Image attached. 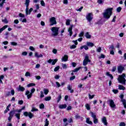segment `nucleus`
I'll list each match as a JSON object with an SVG mask.
<instances>
[{"label": "nucleus", "instance_id": "1", "mask_svg": "<svg viewBox=\"0 0 126 126\" xmlns=\"http://www.w3.org/2000/svg\"><path fill=\"white\" fill-rule=\"evenodd\" d=\"M113 11V8H109L104 10V12L103 13V16L105 19H109L112 15Z\"/></svg>", "mask_w": 126, "mask_h": 126}, {"label": "nucleus", "instance_id": "2", "mask_svg": "<svg viewBox=\"0 0 126 126\" xmlns=\"http://www.w3.org/2000/svg\"><path fill=\"white\" fill-rule=\"evenodd\" d=\"M126 74L123 73L122 75H119L118 76V78L117 79V80L119 82V83H121V84H123V85H126Z\"/></svg>", "mask_w": 126, "mask_h": 126}, {"label": "nucleus", "instance_id": "3", "mask_svg": "<svg viewBox=\"0 0 126 126\" xmlns=\"http://www.w3.org/2000/svg\"><path fill=\"white\" fill-rule=\"evenodd\" d=\"M14 114L15 117H16V118H17L18 120H20V113H18V111H17V109L10 111L9 113V115L10 117L13 118Z\"/></svg>", "mask_w": 126, "mask_h": 126}, {"label": "nucleus", "instance_id": "4", "mask_svg": "<svg viewBox=\"0 0 126 126\" xmlns=\"http://www.w3.org/2000/svg\"><path fill=\"white\" fill-rule=\"evenodd\" d=\"M35 88H33L31 89V92L29 90L26 91L25 95H26L28 99H30L32 98V96L33 95V93L35 91Z\"/></svg>", "mask_w": 126, "mask_h": 126}, {"label": "nucleus", "instance_id": "5", "mask_svg": "<svg viewBox=\"0 0 126 126\" xmlns=\"http://www.w3.org/2000/svg\"><path fill=\"white\" fill-rule=\"evenodd\" d=\"M51 31L52 32V36H58L59 35V28L52 27L51 28Z\"/></svg>", "mask_w": 126, "mask_h": 126}, {"label": "nucleus", "instance_id": "6", "mask_svg": "<svg viewBox=\"0 0 126 126\" xmlns=\"http://www.w3.org/2000/svg\"><path fill=\"white\" fill-rule=\"evenodd\" d=\"M90 62L91 61L89 60V56H88V55H86L85 57V59L83 62V65H87V63H90Z\"/></svg>", "mask_w": 126, "mask_h": 126}, {"label": "nucleus", "instance_id": "7", "mask_svg": "<svg viewBox=\"0 0 126 126\" xmlns=\"http://www.w3.org/2000/svg\"><path fill=\"white\" fill-rule=\"evenodd\" d=\"M91 117L94 120V123L95 125L98 124V119H97V117H96V114L93 112H91Z\"/></svg>", "mask_w": 126, "mask_h": 126}, {"label": "nucleus", "instance_id": "8", "mask_svg": "<svg viewBox=\"0 0 126 126\" xmlns=\"http://www.w3.org/2000/svg\"><path fill=\"white\" fill-rule=\"evenodd\" d=\"M86 18L89 21V22H91V20L93 19V14H92V13H88L87 15Z\"/></svg>", "mask_w": 126, "mask_h": 126}, {"label": "nucleus", "instance_id": "9", "mask_svg": "<svg viewBox=\"0 0 126 126\" xmlns=\"http://www.w3.org/2000/svg\"><path fill=\"white\" fill-rule=\"evenodd\" d=\"M108 102L109 103L111 108H112L113 110H114L115 109H116V104H115V102H114V100L112 99H110L109 100H108Z\"/></svg>", "mask_w": 126, "mask_h": 126}, {"label": "nucleus", "instance_id": "10", "mask_svg": "<svg viewBox=\"0 0 126 126\" xmlns=\"http://www.w3.org/2000/svg\"><path fill=\"white\" fill-rule=\"evenodd\" d=\"M50 26H53L55 24H57V21H56V18L55 17H51L50 19Z\"/></svg>", "mask_w": 126, "mask_h": 126}, {"label": "nucleus", "instance_id": "11", "mask_svg": "<svg viewBox=\"0 0 126 126\" xmlns=\"http://www.w3.org/2000/svg\"><path fill=\"white\" fill-rule=\"evenodd\" d=\"M57 62H58V59H54V60L49 59L47 61V63H52V65H55Z\"/></svg>", "mask_w": 126, "mask_h": 126}, {"label": "nucleus", "instance_id": "12", "mask_svg": "<svg viewBox=\"0 0 126 126\" xmlns=\"http://www.w3.org/2000/svg\"><path fill=\"white\" fill-rule=\"evenodd\" d=\"M117 69L118 73H122L123 70H125V67L122 65H119L118 66Z\"/></svg>", "mask_w": 126, "mask_h": 126}, {"label": "nucleus", "instance_id": "13", "mask_svg": "<svg viewBox=\"0 0 126 126\" xmlns=\"http://www.w3.org/2000/svg\"><path fill=\"white\" fill-rule=\"evenodd\" d=\"M120 98H122L121 101L122 102L124 108H126V100L124 99V95H121Z\"/></svg>", "mask_w": 126, "mask_h": 126}, {"label": "nucleus", "instance_id": "14", "mask_svg": "<svg viewBox=\"0 0 126 126\" xmlns=\"http://www.w3.org/2000/svg\"><path fill=\"white\" fill-rule=\"evenodd\" d=\"M73 28V25H71L70 27L68 29V32H69V35L71 37L72 36V28Z\"/></svg>", "mask_w": 126, "mask_h": 126}, {"label": "nucleus", "instance_id": "15", "mask_svg": "<svg viewBox=\"0 0 126 126\" xmlns=\"http://www.w3.org/2000/svg\"><path fill=\"white\" fill-rule=\"evenodd\" d=\"M102 122L103 123V124L104 125V126H107L108 125V122H107V118H106V117H103L102 118Z\"/></svg>", "mask_w": 126, "mask_h": 126}, {"label": "nucleus", "instance_id": "16", "mask_svg": "<svg viewBox=\"0 0 126 126\" xmlns=\"http://www.w3.org/2000/svg\"><path fill=\"white\" fill-rule=\"evenodd\" d=\"M25 90V88L21 86V85L19 86L18 88V91H21V92H23Z\"/></svg>", "mask_w": 126, "mask_h": 126}, {"label": "nucleus", "instance_id": "17", "mask_svg": "<svg viewBox=\"0 0 126 126\" xmlns=\"http://www.w3.org/2000/svg\"><path fill=\"white\" fill-rule=\"evenodd\" d=\"M67 60H68V56L66 55H65L62 59V62H67Z\"/></svg>", "mask_w": 126, "mask_h": 126}, {"label": "nucleus", "instance_id": "18", "mask_svg": "<svg viewBox=\"0 0 126 126\" xmlns=\"http://www.w3.org/2000/svg\"><path fill=\"white\" fill-rule=\"evenodd\" d=\"M26 8V15H28V11H29V8H28V6H29V4H25Z\"/></svg>", "mask_w": 126, "mask_h": 126}, {"label": "nucleus", "instance_id": "19", "mask_svg": "<svg viewBox=\"0 0 126 126\" xmlns=\"http://www.w3.org/2000/svg\"><path fill=\"white\" fill-rule=\"evenodd\" d=\"M85 37L87 38V39H91V35L89 34V32H87L85 34Z\"/></svg>", "mask_w": 126, "mask_h": 126}, {"label": "nucleus", "instance_id": "20", "mask_svg": "<svg viewBox=\"0 0 126 126\" xmlns=\"http://www.w3.org/2000/svg\"><path fill=\"white\" fill-rule=\"evenodd\" d=\"M7 27H8V26L5 25L2 28L0 29V34L2 32V31H3V30H5Z\"/></svg>", "mask_w": 126, "mask_h": 126}, {"label": "nucleus", "instance_id": "21", "mask_svg": "<svg viewBox=\"0 0 126 126\" xmlns=\"http://www.w3.org/2000/svg\"><path fill=\"white\" fill-rule=\"evenodd\" d=\"M86 123L87 124H88L89 125H93V123L90 121V118H88L86 119Z\"/></svg>", "mask_w": 126, "mask_h": 126}, {"label": "nucleus", "instance_id": "22", "mask_svg": "<svg viewBox=\"0 0 126 126\" xmlns=\"http://www.w3.org/2000/svg\"><path fill=\"white\" fill-rule=\"evenodd\" d=\"M59 109H65L66 108V104H60L59 106Z\"/></svg>", "mask_w": 126, "mask_h": 126}, {"label": "nucleus", "instance_id": "23", "mask_svg": "<svg viewBox=\"0 0 126 126\" xmlns=\"http://www.w3.org/2000/svg\"><path fill=\"white\" fill-rule=\"evenodd\" d=\"M87 45L88 47H93L94 46V43L91 42H87Z\"/></svg>", "mask_w": 126, "mask_h": 126}, {"label": "nucleus", "instance_id": "24", "mask_svg": "<svg viewBox=\"0 0 126 126\" xmlns=\"http://www.w3.org/2000/svg\"><path fill=\"white\" fill-rule=\"evenodd\" d=\"M34 57H35V58H42L43 57V55L40 54L38 55V53L35 52L34 54Z\"/></svg>", "mask_w": 126, "mask_h": 126}, {"label": "nucleus", "instance_id": "25", "mask_svg": "<svg viewBox=\"0 0 126 126\" xmlns=\"http://www.w3.org/2000/svg\"><path fill=\"white\" fill-rule=\"evenodd\" d=\"M118 87L120 90H125V89H126V88H125V87L122 85H119Z\"/></svg>", "mask_w": 126, "mask_h": 126}, {"label": "nucleus", "instance_id": "26", "mask_svg": "<svg viewBox=\"0 0 126 126\" xmlns=\"http://www.w3.org/2000/svg\"><path fill=\"white\" fill-rule=\"evenodd\" d=\"M23 110H25V106H23L21 109H17V112H18V113L19 114H20V113H21V112L22 111H23Z\"/></svg>", "mask_w": 126, "mask_h": 126}, {"label": "nucleus", "instance_id": "27", "mask_svg": "<svg viewBox=\"0 0 126 126\" xmlns=\"http://www.w3.org/2000/svg\"><path fill=\"white\" fill-rule=\"evenodd\" d=\"M106 75L107 76H109V77H110L111 79H113V78H114L113 75L110 74V73L109 72H106Z\"/></svg>", "mask_w": 126, "mask_h": 126}, {"label": "nucleus", "instance_id": "28", "mask_svg": "<svg viewBox=\"0 0 126 126\" xmlns=\"http://www.w3.org/2000/svg\"><path fill=\"white\" fill-rule=\"evenodd\" d=\"M75 119H76V120H78L79 119H81V120H83V118L80 117V116H79V115L77 114L75 116Z\"/></svg>", "mask_w": 126, "mask_h": 126}, {"label": "nucleus", "instance_id": "29", "mask_svg": "<svg viewBox=\"0 0 126 126\" xmlns=\"http://www.w3.org/2000/svg\"><path fill=\"white\" fill-rule=\"evenodd\" d=\"M62 66L63 69H66L67 68V65L66 64L62 63Z\"/></svg>", "mask_w": 126, "mask_h": 126}, {"label": "nucleus", "instance_id": "30", "mask_svg": "<svg viewBox=\"0 0 126 126\" xmlns=\"http://www.w3.org/2000/svg\"><path fill=\"white\" fill-rule=\"evenodd\" d=\"M81 68H82V67L76 68L74 70H73V72H77V71H78V70H79Z\"/></svg>", "mask_w": 126, "mask_h": 126}, {"label": "nucleus", "instance_id": "31", "mask_svg": "<svg viewBox=\"0 0 126 126\" xmlns=\"http://www.w3.org/2000/svg\"><path fill=\"white\" fill-rule=\"evenodd\" d=\"M57 103H59V102H60V101H61V100H62V95L61 94H60L58 98H57Z\"/></svg>", "mask_w": 126, "mask_h": 126}, {"label": "nucleus", "instance_id": "32", "mask_svg": "<svg viewBox=\"0 0 126 126\" xmlns=\"http://www.w3.org/2000/svg\"><path fill=\"white\" fill-rule=\"evenodd\" d=\"M51 99H52V97L46 96V97H45L44 100H45V101H50V100H51Z\"/></svg>", "mask_w": 126, "mask_h": 126}, {"label": "nucleus", "instance_id": "33", "mask_svg": "<svg viewBox=\"0 0 126 126\" xmlns=\"http://www.w3.org/2000/svg\"><path fill=\"white\" fill-rule=\"evenodd\" d=\"M35 84L34 83H30L27 85V87H32V86H35Z\"/></svg>", "mask_w": 126, "mask_h": 126}, {"label": "nucleus", "instance_id": "34", "mask_svg": "<svg viewBox=\"0 0 126 126\" xmlns=\"http://www.w3.org/2000/svg\"><path fill=\"white\" fill-rule=\"evenodd\" d=\"M66 25H67V26H68V25H70V20H66Z\"/></svg>", "mask_w": 126, "mask_h": 126}, {"label": "nucleus", "instance_id": "35", "mask_svg": "<svg viewBox=\"0 0 126 126\" xmlns=\"http://www.w3.org/2000/svg\"><path fill=\"white\" fill-rule=\"evenodd\" d=\"M45 125L44 126H49V121H48V119H46L45 121H44Z\"/></svg>", "mask_w": 126, "mask_h": 126}, {"label": "nucleus", "instance_id": "36", "mask_svg": "<svg viewBox=\"0 0 126 126\" xmlns=\"http://www.w3.org/2000/svg\"><path fill=\"white\" fill-rule=\"evenodd\" d=\"M85 107L86 108L87 110H88V111L90 110V105H89V104L87 103L85 104Z\"/></svg>", "mask_w": 126, "mask_h": 126}, {"label": "nucleus", "instance_id": "37", "mask_svg": "<svg viewBox=\"0 0 126 126\" xmlns=\"http://www.w3.org/2000/svg\"><path fill=\"white\" fill-rule=\"evenodd\" d=\"M28 117L29 118H30V119H31L32 118H33V117H34V115L32 114L31 112H29Z\"/></svg>", "mask_w": 126, "mask_h": 126}, {"label": "nucleus", "instance_id": "38", "mask_svg": "<svg viewBox=\"0 0 126 126\" xmlns=\"http://www.w3.org/2000/svg\"><path fill=\"white\" fill-rule=\"evenodd\" d=\"M43 92L45 95H47L48 93H49V90H48L47 89H45L43 90Z\"/></svg>", "mask_w": 126, "mask_h": 126}, {"label": "nucleus", "instance_id": "39", "mask_svg": "<svg viewBox=\"0 0 126 126\" xmlns=\"http://www.w3.org/2000/svg\"><path fill=\"white\" fill-rule=\"evenodd\" d=\"M38 110L37 108H35L34 107H32L31 110V112H38Z\"/></svg>", "mask_w": 126, "mask_h": 126}, {"label": "nucleus", "instance_id": "40", "mask_svg": "<svg viewBox=\"0 0 126 126\" xmlns=\"http://www.w3.org/2000/svg\"><path fill=\"white\" fill-rule=\"evenodd\" d=\"M28 54V53L26 51L22 53V56H23L24 57L26 56Z\"/></svg>", "mask_w": 126, "mask_h": 126}, {"label": "nucleus", "instance_id": "41", "mask_svg": "<svg viewBox=\"0 0 126 126\" xmlns=\"http://www.w3.org/2000/svg\"><path fill=\"white\" fill-rule=\"evenodd\" d=\"M40 98H44L45 97V95H44V92L43 91L40 92Z\"/></svg>", "mask_w": 126, "mask_h": 126}, {"label": "nucleus", "instance_id": "42", "mask_svg": "<svg viewBox=\"0 0 126 126\" xmlns=\"http://www.w3.org/2000/svg\"><path fill=\"white\" fill-rule=\"evenodd\" d=\"M3 78H4V76L2 75L0 76V83H2V81L1 79H3Z\"/></svg>", "mask_w": 126, "mask_h": 126}, {"label": "nucleus", "instance_id": "43", "mask_svg": "<svg viewBox=\"0 0 126 126\" xmlns=\"http://www.w3.org/2000/svg\"><path fill=\"white\" fill-rule=\"evenodd\" d=\"M19 17H22V18H24V17H25V15L20 13L19 14Z\"/></svg>", "mask_w": 126, "mask_h": 126}, {"label": "nucleus", "instance_id": "44", "mask_svg": "<svg viewBox=\"0 0 126 126\" xmlns=\"http://www.w3.org/2000/svg\"><path fill=\"white\" fill-rule=\"evenodd\" d=\"M39 108L40 109H44V108H45V105L44 104L41 103L39 105Z\"/></svg>", "mask_w": 126, "mask_h": 126}, {"label": "nucleus", "instance_id": "45", "mask_svg": "<svg viewBox=\"0 0 126 126\" xmlns=\"http://www.w3.org/2000/svg\"><path fill=\"white\" fill-rule=\"evenodd\" d=\"M84 35V32H82L79 34V37H83Z\"/></svg>", "mask_w": 126, "mask_h": 126}, {"label": "nucleus", "instance_id": "46", "mask_svg": "<svg viewBox=\"0 0 126 126\" xmlns=\"http://www.w3.org/2000/svg\"><path fill=\"white\" fill-rule=\"evenodd\" d=\"M25 76H26L27 77L28 76H31V74H30V72H26L25 74Z\"/></svg>", "mask_w": 126, "mask_h": 126}, {"label": "nucleus", "instance_id": "47", "mask_svg": "<svg viewBox=\"0 0 126 126\" xmlns=\"http://www.w3.org/2000/svg\"><path fill=\"white\" fill-rule=\"evenodd\" d=\"M40 4L42 6H45V2L44 1V0H41L40 1Z\"/></svg>", "mask_w": 126, "mask_h": 126}, {"label": "nucleus", "instance_id": "48", "mask_svg": "<svg viewBox=\"0 0 126 126\" xmlns=\"http://www.w3.org/2000/svg\"><path fill=\"white\" fill-rule=\"evenodd\" d=\"M122 11V7H118L117 8V12H121V11Z\"/></svg>", "mask_w": 126, "mask_h": 126}, {"label": "nucleus", "instance_id": "49", "mask_svg": "<svg viewBox=\"0 0 126 126\" xmlns=\"http://www.w3.org/2000/svg\"><path fill=\"white\" fill-rule=\"evenodd\" d=\"M101 50L102 48L100 47L96 49V51L97 52V53H100Z\"/></svg>", "mask_w": 126, "mask_h": 126}, {"label": "nucleus", "instance_id": "50", "mask_svg": "<svg viewBox=\"0 0 126 126\" xmlns=\"http://www.w3.org/2000/svg\"><path fill=\"white\" fill-rule=\"evenodd\" d=\"M94 96H95V94H93L92 95H91V94H89V97L90 99H93Z\"/></svg>", "mask_w": 126, "mask_h": 126}, {"label": "nucleus", "instance_id": "51", "mask_svg": "<svg viewBox=\"0 0 126 126\" xmlns=\"http://www.w3.org/2000/svg\"><path fill=\"white\" fill-rule=\"evenodd\" d=\"M29 115V113H28V112L26 111L24 112V116H25V117H28Z\"/></svg>", "mask_w": 126, "mask_h": 126}, {"label": "nucleus", "instance_id": "52", "mask_svg": "<svg viewBox=\"0 0 126 126\" xmlns=\"http://www.w3.org/2000/svg\"><path fill=\"white\" fill-rule=\"evenodd\" d=\"M32 11H33V8H31L28 11V14L30 15L31 14V12H32Z\"/></svg>", "mask_w": 126, "mask_h": 126}, {"label": "nucleus", "instance_id": "53", "mask_svg": "<svg viewBox=\"0 0 126 126\" xmlns=\"http://www.w3.org/2000/svg\"><path fill=\"white\" fill-rule=\"evenodd\" d=\"M117 69V67L116 66H113L111 71H112V72H115V71H116V70Z\"/></svg>", "mask_w": 126, "mask_h": 126}, {"label": "nucleus", "instance_id": "54", "mask_svg": "<svg viewBox=\"0 0 126 126\" xmlns=\"http://www.w3.org/2000/svg\"><path fill=\"white\" fill-rule=\"evenodd\" d=\"M2 22H4V23H8V22L7 21V19L6 18H5L4 20H2Z\"/></svg>", "mask_w": 126, "mask_h": 126}, {"label": "nucleus", "instance_id": "55", "mask_svg": "<svg viewBox=\"0 0 126 126\" xmlns=\"http://www.w3.org/2000/svg\"><path fill=\"white\" fill-rule=\"evenodd\" d=\"M60 69V66H57L54 68V71H58Z\"/></svg>", "mask_w": 126, "mask_h": 126}, {"label": "nucleus", "instance_id": "56", "mask_svg": "<svg viewBox=\"0 0 126 126\" xmlns=\"http://www.w3.org/2000/svg\"><path fill=\"white\" fill-rule=\"evenodd\" d=\"M56 87H57V88H59V87L61 86V84H60V83H59V82H56Z\"/></svg>", "mask_w": 126, "mask_h": 126}, {"label": "nucleus", "instance_id": "57", "mask_svg": "<svg viewBox=\"0 0 126 126\" xmlns=\"http://www.w3.org/2000/svg\"><path fill=\"white\" fill-rule=\"evenodd\" d=\"M112 92L114 93V94H117L119 93V91L118 90H113Z\"/></svg>", "mask_w": 126, "mask_h": 126}, {"label": "nucleus", "instance_id": "58", "mask_svg": "<svg viewBox=\"0 0 126 126\" xmlns=\"http://www.w3.org/2000/svg\"><path fill=\"white\" fill-rule=\"evenodd\" d=\"M11 45H12V46H17V43L15 42H11Z\"/></svg>", "mask_w": 126, "mask_h": 126}, {"label": "nucleus", "instance_id": "59", "mask_svg": "<svg viewBox=\"0 0 126 126\" xmlns=\"http://www.w3.org/2000/svg\"><path fill=\"white\" fill-rule=\"evenodd\" d=\"M99 59H105V55H104L103 54H101V56L99 57Z\"/></svg>", "mask_w": 126, "mask_h": 126}, {"label": "nucleus", "instance_id": "60", "mask_svg": "<svg viewBox=\"0 0 126 126\" xmlns=\"http://www.w3.org/2000/svg\"><path fill=\"white\" fill-rule=\"evenodd\" d=\"M84 49H85V50H86V51H87V50H88V49H89V48H88V46L85 45H84Z\"/></svg>", "mask_w": 126, "mask_h": 126}, {"label": "nucleus", "instance_id": "61", "mask_svg": "<svg viewBox=\"0 0 126 126\" xmlns=\"http://www.w3.org/2000/svg\"><path fill=\"white\" fill-rule=\"evenodd\" d=\"M119 126H126V124L124 122H121Z\"/></svg>", "mask_w": 126, "mask_h": 126}, {"label": "nucleus", "instance_id": "62", "mask_svg": "<svg viewBox=\"0 0 126 126\" xmlns=\"http://www.w3.org/2000/svg\"><path fill=\"white\" fill-rule=\"evenodd\" d=\"M15 93V92L14 91V90H11V94L13 96L14 95V94Z\"/></svg>", "mask_w": 126, "mask_h": 126}, {"label": "nucleus", "instance_id": "63", "mask_svg": "<svg viewBox=\"0 0 126 126\" xmlns=\"http://www.w3.org/2000/svg\"><path fill=\"white\" fill-rule=\"evenodd\" d=\"M52 52L53 54H57V53H58V50L56 49H54L52 51Z\"/></svg>", "mask_w": 126, "mask_h": 126}, {"label": "nucleus", "instance_id": "64", "mask_svg": "<svg viewBox=\"0 0 126 126\" xmlns=\"http://www.w3.org/2000/svg\"><path fill=\"white\" fill-rule=\"evenodd\" d=\"M75 48H76V45H73L70 46V49H75Z\"/></svg>", "mask_w": 126, "mask_h": 126}]
</instances>
